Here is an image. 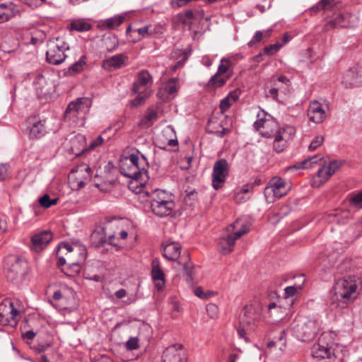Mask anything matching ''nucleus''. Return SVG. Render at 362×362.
<instances>
[{"mask_svg": "<svg viewBox=\"0 0 362 362\" xmlns=\"http://www.w3.org/2000/svg\"><path fill=\"white\" fill-rule=\"evenodd\" d=\"M7 279L16 284L21 283L29 272L28 262L25 259L16 255L7 257Z\"/></svg>", "mask_w": 362, "mask_h": 362, "instance_id": "obj_6", "label": "nucleus"}, {"mask_svg": "<svg viewBox=\"0 0 362 362\" xmlns=\"http://www.w3.org/2000/svg\"><path fill=\"white\" fill-rule=\"evenodd\" d=\"M252 189L248 185H245L235 194V199L237 202H245L247 199L244 198L243 194L248 193Z\"/></svg>", "mask_w": 362, "mask_h": 362, "instance_id": "obj_47", "label": "nucleus"}, {"mask_svg": "<svg viewBox=\"0 0 362 362\" xmlns=\"http://www.w3.org/2000/svg\"><path fill=\"white\" fill-rule=\"evenodd\" d=\"M206 312L210 317L215 318L218 316V308L216 305L210 303L206 306Z\"/></svg>", "mask_w": 362, "mask_h": 362, "instance_id": "obj_53", "label": "nucleus"}, {"mask_svg": "<svg viewBox=\"0 0 362 362\" xmlns=\"http://www.w3.org/2000/svg\"><path fill=\"white\" fill-rule=\"evenodd\" d=\"M52 237L50 230H45L35 234L31 238V249L37 252L42 251L52 240Z\"/></svg>", "mask_w": 362, "mask_h": 362, "instance_id": "obj_17", "label": "nucleus"}, {"mask_svg": "<svg viewBox=\"0 0 362 362\" xmlns=\"http://www.w3.org/2000/svg\"><path fill=\"white\" fill-rule=\"evenodd\" d=\"M179 53L180 59L176 62V64L173 66L172 69L173 71L177 70V69L182 67L185 62L188 59L189 54L186 52L181 49H178L175 53Z\"/></svg>", "mask_w": 362, "mask_h": 362, "instance_id": "obj_41", "label": "nucleus"}, {"mask_svg": "<svg viewBox=\"0 0 362 362\" xmlns=\"http://www.w3.org/2000/svg\"><path fill=\"white\" fill-rule=\"evenodd\" d=\"M297 289L296 286H291L286 287L284 291L287 296H293L296 294Z\"/></svg>", "mask_w": 362, "mask_h": 362, "instance_id": "obj_61", "label": "nucleus"}, {"mask_svg": "<svg viewBox=\"0 0 362 362\" xmlns=\"http://www.w3.org/2000/svg\"><path fill=\"white\" fill-rule=\"evenodd\" d=\"M8 165L7 164H0V180H4L8 175Z\"/></svg>", "mask_w": 362, "mask_h": 362, "instance_id": "obj_58", "label": "nucleus"}, {"mask_svg": "<svg viewBox=\"0 0 362 362\" xmlns=\"http://www.w3.org/2000/svg\"><path fill=\"white\" fill-rule=\"evenodd\" d=\"M266 120L263 118L259 119L254 122V127L256 130H259L261 128L264 127V124Z\"/></svg>", "mask_w": 362, "mask_h": 362, "instance_id": "obj_64", "label": "nucleus"}, {"mask_svg": "<svg viewBox=\"0 0 362 362\" xmlns=\"http://www.w3.org/2000/svg\"><path fill=\"white\" fill-rule=\"evenodd\" d=\"M92 105L91 100L86 97L78 98L75 101L71 102L65 111L64 115L66 119L73 121L83 122Z\"/></svg>", "mask_w": 362, "mask_h": 362, "instance_id": "obj_8", "label": "nucleus"}, {"mask_svg": "<svg viewBox=\"0 0 362 362\" xmlns=\"http://www.w3.org/2000/svg\"><path fill=\"white\" fill-rule=\"evenodd\" d=\"M231 65L229 59L222 58L216 73L211 77L209 83L216 88L223 86L232 75Z\"/></svg>", "mask_w": 362, "mask_h": 362, "instance_id": "obj_10", "label": "nucleus"}, {"mask_svg": "<svg viewBox=\"0 0 362 362\" xmlns=\"http://www.w3.org/2000/svg\"><path fill=\"white\" fill-rule=\"evenodd\" d=\"M146 202L150 204L152 213L160 218L167 217L173 213L175 203L171 194L165 190L156 189L151 192H146Z\"/></svg>", "mask_w": 362, "mask_h": 362, "instance_id": "obj_3", "label": "nucleus"}, {"mask_svg": "<svg viewBox=\"0 0 362 362\" xmlns=\"http://www.w3.org/2000/svg\"><path fill=\"white\" fill-rule=\"evenodd\" d=\"M275 332L279 334V341H276L274 339H272L268 342L267 347L272 348L273 346H278L280 350H283V349L286 346L285 330L283 329H276Z\"/></svg>", "mask_w": 362, "mask_h": 362, "instance_id": "obj_34", "label": "nucleus"}, {"mask_svg": "<svg viewBox=\"0 0 362 362\" xmlns=\"http://www.w3.org/2000/svg\"><path fill=\"white\" fill-rule=\"evenodd\" d=\"M181 247L177 243H170L163 247V256L170 261H176L180 257Z\"/></svg>", "mask_w": 362, "mask_h": 362, "instance_id": "obj_28", "label": "nucleus"}, {"mask_svg": "<svg viewBox=\"0 0 362 362\" xmlns=\"http://www.w3.org/2000/svg\"><path fill=\"white\" fill-rule=\"evenodd\" d=\"M308 116L313 122L320 124L326 118V110L324 109L322 104L317 100H314L310 102L309 105Z\"/></svg>", "mask_w": 362, "mask_h": 362, "instance_id": "obj_19", "label": "nucleus"}, {"mask_svg": "<svg viewBox=\"0 0 362 362\" xmlns=\"http://www.w3.org/2000/svg\"><path fill=\"white\" fill-rule=\"evenodd\" d=\"M0 310L6 312L10 317V322H11V327H14L17 325L18 322L20 320V312L14 307L13 303L11 301L8 302V305L6 303L0 304Z\"/></svg>", "mask_w": 362, "mask_h": 362, "instance_id": "obj_25", "label": "nucleus"}, {"mask_svg": "<svg viewBox=\"0 0 362 362\" xmlns=\"http://www.w3.org/2000/svg\"><path fill=\"white\" fill-rule=\"evenodd\" d=\"M249 227L246 224H242L240 228L236 232L228 234L225 239L227 243V245H223L221 248V252L224 255L230 252L233 249L236 240L247 233Z\"/></svg>", "mask_w": 362, "mask_h": 362, "instance_id": "obj_21", "label": "nucleus"}, {"mask_svg": "<svg viewBox=\"0 0 362 362\" xmlns=\"http://www.w3.org/2000/svg\"><path fill=\"white\" fill-rule=\"evenodd\" d=\"M357 285L354 277L339 279L334 284L329 308L332 311L339 313L348 310V305L356 298Z\"/></svg>", "mask_w": 362, "mask_h": 362, "instance_id": "obj_2", "label": "nucleus"}, {"mask_svg": "<svg viewBox=\"0 0 362 362\" xmlns=\"http://www.w3.org/2000/svg\"><path fill=\"white\" fill-rule=\"evenodd\" d=\"M290 186H286L285 181L279 177H273L269 182V185L264 189V194L267 196L273 193L274 196L281 198L285 196L290 189Z\"/></svg>", "mask_w": 362, "mask_h": 362, "instance_id": "obj_12", "label": "nucleus"}, {"mask_svg": "<svg viewBox=\"0 0 362 362\" xmlns=\"http://www.w3.org/2000/svg\"><path fill=\"white\" fill-rule=\"evenodd\" d=\"M87 257V250L84 246L76 247L74 254L67 255V259L70 261V264L73 266H80L84 262Z\"/></svg>", "mask_w": 362, "mask_h": 362, "instance_id": "obj_27", "label": "nucleus"}, {"mask_svg": "<svg viewBox=\"0 0 362 362\" xmlns=\"http://www.w3.org/2000/svg\"><path fill=\"white\" fill-rule=\"evenodd\" d=\"M151 275L157 289L158 291L163 290L165 286V274L161 270L159 260L157 259L152 261Z\"/></svg>", "mask_w": 362, "mask_h": 362, "instance_id": "obj_23", "label": "nucleus"}, {"mask_svg": "<svg viewBox=\"0 0 362 362\" xmlns=\"http://www.w3.org/2000/svg\"><path fill=\"white\" fill-rule=\"evenodd\" d=\"M124 18L122 15L116 16L107 19L103 25L107 29H115L123 23Z\"/></svg>", "mask_w": 362, "mask_h": 362, "instance_id": "obj_38", "label": "nucleus"}, {"mask_svg": "<svg viewBox=\"0 0 362 362\" xmlns=\"http://www.w3.org/2000/svg\"><path fill=\"white\" fill-rule=\"evenodd\" d=\"M57 202H58V199H51L49 196L47 194H44L42 197H41L39 199V202H40V205L45 209H47L52 205L57 204Z\"/></svg>", "mask_w": 362, "mask_h": 362, "instance_id": "obj_44", "label": "nucleus"}, {"mask_svg": "<svg viewBox=\"0 0 362 362\" xmlns=\"http://www.w3.org/2000/svg\"><path fill=\"white\" fill-rule=\"evenodd\" d=\"M178 79L177 78H171L165 85V91L170 94H174L177 91V82Z\"/></svg>", "mask_w": 362, "mask_h": 362, "instance_id": "obj_46", "label": "nucleus"}, {"mask_svg": "<svg viewBox=\"0 0 362 362\" xmlns=\"http://www.w3.org/2000/svg\"><path fill=\"white\" fill-rule=\"evenodd\" d=\"M272 29L267 30H258L255 33L252 40L248 42V46L250 47H254L256 44L259 43L264 37L268 38L271 36Z\"/></svg>", "mask_w": 362, "mask_h": 362, "instance_id": "obj_36", "label": "nucleus"}, {"mask_svg": "<svg viewBox=\"0 0 362 362\" xmlns=\"http://www.w3.org/2000/svg\"><path fill=\"white\" fill-rule=\"evenodd\" d=\"M267 97H272L275 101L278 100V89L276 88H272L267 93Z\"/></svg>", "mask_w": 362, "mask_h": 362, "instance_id": "obj_62", "label": "nucleus"}, {"mask_svg": "<svg viewBox=\"0 0 362 362\" xmlns=\"http://www.w3.org/2000/svg\"><path fill=\"white\" fill-rule=\"evenodd\" d=\"M327 170L325 165L318 169L317 175L320 178V184L325 183L332 176V173Z\"/></svg>", "mask_w": 362, "mask_h": 362, "instance_id": "obj_43", "label": "nucleus"}, {"mask_svg": "<svg viewBox=\"0 0 362 362\" xmlns=\"http://www.w3.org/2000/svg\"><path fill=\"white\" fill-rule=\"evenodd\" d=\"M134 32L137 33L140 35L141 40V38L149 37L157 33L156 27L152 26L151 25H146L143 27L136 28L134 30Z\"/></svg>", "mask_w": 362, "mask_h": 362, "instance_id": "obj_37", "label": "nucleus"}, {"mask_svg": "<svg viewBox=\"0 0 362 362\" xmlns=\"http://www.w3.org/2000/svg\"><path fill=\"white\" fill-rule=\"evenodd\" d=\"M153 81V76L149 71L142 69L135 76L132 91L138 95L149 93Z\"/></svg>", "mask_w": 362, "mask_h": 362, "instance_id": "obj_9", "label": "nucleus"}, {"mask_svg": "<svg viewBox=\"0 0 362 362\" xmlns=\"http://www.w3.org/2000/svg\"><path fill=\"white\" fill-rule=\"evenodd\" d=\"M245 327H243V325H240V326L237 329V332L240 338H243L245 339L246 342H249V339L247 337H245L246 333Z\"/></svg>", "mask_w": 362, "mask_h": 362, "instance_id": "obj_59", "label": "nucleus"}, {"mask_svg": "<svg viewBox=\"0 0 362 362\" xmlns=\"http://www.w3.org/2000/svg\"><path fill=\"white\" fill-rule=\"evenodd\" d=\"M227 96L233 103H234L239 98L240 91L238 90H234L230 91Z\"/></svg>", "mask_w": 362, "mask_h": 362, "instance_id": "obj_60", "label": "nucleus"}, {"mask_svg": "<svg viewBox=\"0 0 362 362\" xmlns=\"http://www.w3.org/2000/svg\"><path fill=\"white\" fill-rule=\"evenodd\" d=\"M259 318V315L256 308L252 305H248L242 311L240 323L243 327H255L257 325Z\"/></svg>", "mask_w": 362, "mask_h": 362, "instance_id": "obj_20", "label": "nucleus"}, {"mask_svg": "<svg viewBox=\"0 0 362 362\" xmlns=\"http://www.w3.org/2000/svg\"><path fill=\"white\" fill-rule=\"evenodd\" d=\"M69 28L70 30L86 32L92 28V25L86 22L84 19H75L70 23Z\"/></svg>", "mask_w": 362, "mask_h": 362, "instance_id": "obj_32", "label": "nucleus"}, {"mask_svg": "<svg viewBox=\"0 0 362 362\" xmlns=\"http://www.w3.org/2000/svg\"><path fill=\"white\" fill-rule=\"evenodd\" d=\"M343 84L346 88L357 87L362 85V67L349 69L343 77Z\"/></svg>", "mask_w": 362, "mask_h": 362, "instance_id": "obj_15", "label": "nucleus"}, {"mask_svg": "<svg viewBox=\"0 0 362 362\" xmlns=\"http://www.w3.org/2000/svg\"><path fill=\"white\" fill-rule=\"evenodd\" d=\"M178 264L182 266L184 274L188 284H192L194 280V266L190 262L189 257H183Z\"/></svg>", "mask_w": 362, "mask_h": 362, "instance_id": "obj_31", "label": "nucleus"}, {"mask_svg": "<svg viewBox=\"0 0 362 362\" xmlns=\"http://www.w3.org/2000/svg\"><path fill=\"white\" fill-rule=\"evenodd\" d=\"M187 194L185 197V202L189 206H194L197 201V192L194 189L189 192L186 191Z\"/></svg>", "mask_w": 362, "mask_h": 362, "instance_id": "obj_45", "label": "nucleus"}, {"mask_svg": "<svg viewBox=\"0 0 362 362\" xmlns=\"http://www.w3.org/2000/svg\"><path fill=\"white\" fill-rule=\"evenodd\" d=\"M36 335V333L34 332L33 330H28L25 332L22 333V337L24 339H33Z\"/></svg>", "mask_w": 362, "mask_h": 362, "instance_id": "obj_63", "label": "nucleus"}, {"mask_svg": "<svg viewBox=\"0 0 362 362\" xmlns=\"http://www.w3.org/2000/svg\"><path fill=\"white\" fill-rule=\"evenodd\" d=\"M351 206L356 209H362V190L354 194L349 199Z\"/></svg>", "mask_w": 362, "mask_h": 362, "instance_id": "obj_42", "label": "nucleus"}, {"mask_svg": "<svg viewBox=\"0 0 362 362\" xmlns=\"http://www.w3.org/2000/svg\"><path fill=\"white\" fill-rule=\"evenodd\" d=\"M342 162L337 160H334L329 162L328 165H326L327 170L332 173V175L337 171L338 168L341 165Z\"/></svg>", "mask_w": 362, "mask_h": 362, "instance_id": "obj_51", "label": "nucleus"}, {"mask_svg": "<svg viewBox=\"0 0 362 362\" xmlns=\"http://www.w3.org/2000/svg\"><path fill=\"white\" fill-rule=\"evenodd\" d=\"M137 153H131L120 159L119 171L124 177L131 178L132 183H136V186H144L148 180L147 168L148 162L147 158L138 150Z\"/></svg>", "mask_w": 362, "mask_h": 362, "instance_id": "obj_1", "label": "nucleus"}, {"mask_svg": "<svg viewBox=\"0 0 362 362\" xmlns=\"http://www.w3.org/2000/svg\"><path fill=\"white\" fill-rule=\"evenodd\" d=\"M293 336L301 341L313 340L319 331L316 320L304 317L296 319L291 325Z\"/></svg>", "mask_w": 362, "mask_h": 362, "instance_id": "obj_5", "label": "nucleus"}, {"mask_svg": "<svg viewBox=\"0 0 362 362\" xmlns=\"http://www.w3.org/2000/svg\"><path fill=\"white\" fill-rule=\"evenodd\" d=\"M194 16V12L192 10L178 13L173 19V28L175 30H180L187 27L189 30H192Z\"/></svg>", "mask_w": 362, "mask_h": 362, "instance_id": "obj_16", "label": "nucleus"}, {"mask_svg": "<svg viewBox=\"0 0 362 362\" xmlns=\"http://www.w3.org/2000/svg\"><path fill=\"white\" fill-rule=\"evenodd\" d=\"M91 243L95 247H100L107 243V233L105 227L100 226L93 230L90 235Z\"/></svg>", "mask_w": 362, "mask_h": 362, "instance_id": "obj_26", "label": "nucleus"}, {"mask_svg": "<svg viewBox=\"0 0 362 362\" xmlns=\"http://www.w3.org/2000/svg\"><path fill=\"white\" fill-rule=\"evenodd\" d=\"M289 136L286 134V129L282 128L279 129L275 135L273 142L274 150L279 153L283 152L287 147Z\"/></svg>", "mask_w": 362, "mask_h": 362, "instance_id": "obj_24", "label": "nucleus"}, {"mask_svg": "<svg viewBox=\"0 0 362 362\" xmlns=\"http://www.w3.org/2000/svg\"><path fill=\"white\" fill-rule=\"evenodd\" d=\"M163 362H187V357L182 344H173L168 346L163 352Z\"/></svg>", "mask_w": 362, "mask_h": 362, "instance_id": "obj_13", "label": "nucleus"}, {"mask_svg": "<svg viewBox=\"0 0 362 362\" xmlns=\"http://www.w3.org/2000/svg\"><path fill=\"white\" fill-rule=\"evenodd\" d=\"M322 159V157L320 155H315L311 157H308L303 160V161L298 162L296 164L289 166L287 170H291L293 169H308L312 168L313 165L317 164L319 160Z\"/></svg>", "mask_w": 362, "mask_h": 362, "instance_id": "obj_30", "label": "nucleus"}, {"mask_svg": "<svg viewBox=\"0 0 362 362\" xmlns=\"http://www.w3.org/2000/svg\"><path fill=\"white\" fill-rule=\"evenodd\" d=\"M346 15L344 13H339L334 18V19L329 21L326 23L325 28L326 30L334 28L336 27H346V24L345 23Z\"/></svg>", "mask_w": 362, "mask_h": 362, "instance_id": "obj_35", "label": "nucleus"}, {"mask_svg": "<svg viewBox=\"0 0 362 362\" xmlns=\"http://www.w3.org/2000/svg\"><path fill=\"white\" fill-rule=\"evenodd\" d=\"M313 357L323 359L327 358L328 362H345L346 351L341 345L332 343L329 346L320 337L319 342L311 348Z\"/></svg>", "mask_w": 362, "mask_h": 362, "instance_id": "obj_4", "label": "nucleus"}, {"mask_svg": "<svg viewBox=\"0 0 362 362\" xmlns=\"http://www.w3.org/2000/svg\"><path fill=\"white\" fill-rule=\"evenodd\" d=\"M46 60L49 64L59 65L66 57L65 52L69 49V45L60 37H54L47 42Z\"/></svg>", "mask_w": 362, "mask_h": 362, "instance_id": "obj_7", "label": "nucleus"}, {"mask_svg": "<svg viewBox=\"0 0 362 362\" xmlns=\"http://www.w3.org/2000/svg\"><path fill=\"white\" fill-rule=\"evenodd\" d=\"M104 141V139L101 135L98 136L95 139H93L88 147V150H93L95 148L103 144Z\"/></svg>", "mask_w": 362, "mask_h": 362, "instance_id": "obj_55", "label": "nucleus"}, {"mask_svg": "<svg viewBox=\"0 0 362 362\" xmlns=\"http://www.w3.org/2000/svg\"><path fill=\"white\" fill-rule=\"evenodd\" d=\"M127 350L133 351L139 348L138 339L136 337H131L126 343Z\"/></svg>", "mask_w": 362, "mask_h": 362, "instance_id": "obj_54", "label": "nucleus"}, {"mask_svg": "<svg viewBox=\"0 0 362 362\" xmlns=\"http://www.w3.org/2000/svg\"><path fill=\"white\" fill-rule=\"evenodd\" d=\"M0 325L3 326L9 325L11 327L9 316L6 312H3V310H0Z\"/></svg>", "mask_w": 362, "mask_h": 362, "instance_id": "obj_56", "label": "nucleus"}, {"mask_svg": "<svg viewBox=\"0 0 362 362\" xmlns=\"http://www.w3.org/2000/svg\"><path fill=\"white\" fill-rule=\"evenodd\" d=\"M281 47L282 45L278 42L270 45L264 48V53L267 55H273L276 53L281 48Z\"/></svg>", "mask_w": 362, "mask_h": 362, "instance_id": "obj_49", "label": "nucleus"}, {"mask_svg": "<svg viewBox=\"0 0 362 362\" xmlns=\"http://www.w3.org/2000/svg\"><path fill=\"white\" fill-rule=\"evenodd\" d=\"M149 93L141 94L136 97L132 102L133 106H138L144 103Z\"/></svg>", "mask_w": 362, "mask_h": 362, "instance_id": "obj_57", "label": "nucleus"}, {"mask_svg": "<svg viewBox=\"0 0 362 362\" xmlns=\"http://www.w3.org/2000/svg\"><path fill=\"white\" fill-rule=\"evenodd\" d=\"M119 46L118 40L116 37H109L106 39V48L107 52H114Z\"/></svg>", "mask_w": 362, "mask_h": 362, "instance_id": "obj_48", "label": "nucleus"}, {"mask_svg": "<svg viewBox=\"0 0 362 362\" xmlns=\"http://www.w3.org/2000/svg\"><path fill=\"white\" fill-rule=\"evenodd\" d=\"M86 57L85 55H82L78 61L69 67V69L66 73H69V74H76L80 73L83 71V67L86 64Z\"/></svg>", "mask_w": 362, "mask_h": 362, "instance_id": "obj_39", "label": "nucleus"}, {"mask_svg": "<svg viewBox=\"0 0 362 362\" xmlns=\"http://www.w3.org/2000/svg\"><path fill=\"white\" fill-rule=\"evenodd\" d=\"M228 172V161L224 159H219L215 162L212 173V184L214 189L220 187L219 184L225 182Z\"/></svg>", "mask_w": 362, "mask_h": 362, "instance_id": "obj_11", "label": "nucleus"}, {"mask_svg": "<svg viewBox=\"0 0 362 362\" xmlns=\"http://www.w3.org/2000/svg\"><path fill=\"white\" fill-rule=\"evenodd\" d=\"M233 102L229 99L228 96L225 97L221 100L219 108L221 112H224L228 110L232 105Z\"/></svg>", "mask_w": 362, "mask_h": 362, "instance_id": "obj_52", "label": "nucleus"}, {"mask_svg": "<svg viewBox=\"0 0 362 362\" xmlns=\"http://www.w3.org/2000/svg\"><path fill=\"white\" fill-rule=\"evenodd\" d=\"M19 12L18 7L11 2L0 4V23L17 16Z\"/></svg>", "mask_w": 362, "mask_h": 362, "instance_id": "obj_22", "label": "nucleus"}, {"mask_svg": "<svg viewBox=\"0 0 362 362\" xmlns=\"http://www.w3.org/2000/svg\"><path fill=\"white\" fill-rule=\"evenodd\" d=\"M324 141V137L322 136H317L309 145V150L313 151L320 146Z\"/></svg>", "mask_w": 362, "mask_h": 362, "instance_id": "obj_50", "label": "nucleus"}, {"mask_svg": "<svg viewBox=\"0 0 362 362\" xmlns=\"http://www.w3.org/2000/svg\"><path fill=\"white\" fill-rule=\"evenodd\" d=\"M28 124V131L30 139H38L46 134L45 120L32 117L29 118Z\"/></svg>", "mask_w": 362, "mask_h": 362, "instance_id": "obj_18", "label": "nucleus"}, {"mask_svg": "<svg viewBox=\"0 0 362 362\" xmlns=\"http://www.w3.org/2000/svg\"><path fill=\"white\" fill-rule=\"evenodd\" d=\"M158 117V112L154 110H148L147 113L145 115L144 119L141 122L147 126L150 127L153 124V123L157 120Z\"/></svg>", "mask_w": 362, "mask_h": 362, "instance_id": "obj_40", "label": "nucleus"}, {"mask_svg": "<svg viewBox=\"0 0 362 362\" xmlns=\"http://www.w3.org/2000/svg\"><path fill=\"white\" fill-rule=\"evenodd\" d=\"M127 57L124 54H118L103 61V66L108 69H117L124 65Z\"/></svg>", "mask_w": 362, "mask_h": 362, "instance_id": "obj_29", "label": "nucleus"}, {"mask_svg": "<svg viewBox=\"0 0 362 362\" xmlns=\"http://www.w3.org/2000/svg\"><path fill=\"white\" fill-rule=\"evenodd\" d=\"M335 5V0H320L316 5L310 8V11L314 13L320 11H332Z\"/></svg>", "mask_w": 362, "mask_h": 362, "instance_id": "obj_33", "label": "nucleus"}, {"mask_svg": "<svg viewBox=\"0 0 362 362\" xmlns=\"http://www.w3.org/2000/svg\"><path fill=\"white\" fill-rule=\"evenodd\" d=\"M33 86L38 98H45L52 94L53 84L52 81L47 79L42 74H38L34 81Z\"/></svg>", "mask_w": 362, "mask_h": 362, "instance_id": "obj_14", "label": "nucleus"}]
</instances>
